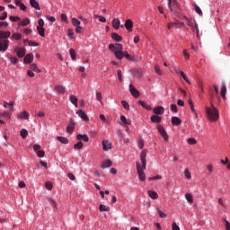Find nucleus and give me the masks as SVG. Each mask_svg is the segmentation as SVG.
<instances>
[{"instance_id":"obj_1","label":"nucleus","mask_w":230,"mask_h":230,"mask_svg":"<svg viewBox=\"0 0 230 230\" xmlns=\"http://www.w3.org/2000/svg\"><path fill=\"white\" fill-rule=\"evenodd\" d=\"M12 32L10 31H0V52L4 53L10 47V39Z\"/></svg>"},{"instance_id":"obj_2","label":"nucleus","mask_w":230,"mask_h":230,"mask_svg":"<svg viewBox=\"0 0 230 230\" xmlns=\"http://www.w3.org/2000/svg\"><path fill=\"white\" fill-rule=\"evenodd\" d=\"M206 114L209 121H218L220 115L218 110L216 109L215 105L211 104L210 107H206Z\"/></svg>"},{"instance_id":"obj_3","label":"nucleus","mask_w":230,"mask_h":230,"mask_svg":"<svg viewBox=\"0 0 230 230\" xmlns=\"http://www.w3.org/2000/svg\"><path fill=\"white\" fill-rule=\"evenodd\" d=\"M109 50L113 51L118 60L123 59V45L121 43L110 44Z\"/></svg>"},{"instance_id":"obj_4","label":"nucleus","mask_w":230,"mask_h":230,"mask_svg":"<svg viewBox=\"0 0 230 230\" xmlns=\"http://www.w3.org/2000/svg\"><path fill=\"white\" fill-rule=\"evenodd\" d=\"M168 8L174 13V15H177L178 17L181 15V6L177 0H168Z\"/></svg>"},{"instance_id":"obj_5","label":"nucleus","mask_w":230,"mask_h":230,"mask_svg":"<svg viewBox=\"0 0 230 230\" xmlns=\"http://www.w3.org/2000/svg\"><path fill=\"white\" fill-rule=\"evenodd\" d=\"M145 170H146V168H145V165H141L139 164V162H137V175L140 181H145L146 180V175L145 174Z\"/></svg>"},{"instance_id":"obj_6","label":"nucleus","mask_w":230,"mask_h":230,"mask_svg":"<svg viewBox=\"0 0 230 230\" xmlns=\"http://www.w3.org/2000/svg\"><path fill=\"white\" fill-rule=\"evenodd\" d=\"M157 130L159 134L162 136V137L164 139V141H168V133H166V130H164V128L161 125H158Z\"/></svg>"},{"instance_id":"obj_7","label":"nucleus","mask_w":230,"mask_h":230,"mask_svg":"<svg viewBox=\"0 0 230 230\" xmlns=\"http://www.w3.org/2000/svg\"><path fill=\"white\" fill-rule=\"evenodd\" d=\"M102 149L104 152H108V150H112V143L109 140H102Z\"/></svg>"},{"instance_id":"obj_8","label":"nucleus","mask_w":230,"mask_h":230,"mask_svg":"<svg viewBox=\"0 0 230 230\" xmlns=\"http://www.w3.org/2000/svg\"><path fill=\"white\" fill-rule=\"evenodd\" d=\"M129 93H131L132 96L135 98H139V91H137V89H136L132 84H129Z\"/></svg>"},{"instance_id":"obj_9","label":"nucleus","mask_w":230,"mask_h":230,"mask_svg":"<svg viewBox=\"0 0 230 230\" xmlns=\"http://www.w3.org/2000/svg\"><path fill=\"white\" fill-rule=\"evenodd\" d=\"M17 57H19V58H22V57H24V55H26V49L24 48H18L16 49H14Z\"/></svg>"},{"instance_id":"obj_10","label":"nucleus","mask_w":230,"mask_h":230,"mask_svg":"<svg viewBox=\"0 0 230 230\" xmlns=\"http://www.w3.org/2000/svg\"><path fill=\"white\" fill-rule=\"evenodd\" d=\"M76 114L79 116V118L81 119H83L84 121H88L89 120V117H87V115L85 114V111L83 110H78L76 111Z\"/></svg>"},{"instance_id":"obj_11","label":"nucleus","mask_w":230,"mask_h":230,"mask_svg":"<svg viewBox=\"0 0 230 230\" xmlns=\"http://www.w3.org/2000/svg\"><path fill=\"white\" fill-rule=\"evenodd\" d=\"M140 160L142 163V166H144V168H146V150H143L140 154Z\"/></svg>"},{"instance_id":"obj_12","label":"nucleus","mask_w":230,"mask_h":230,"mask_svg":"<svg viewBox=\"0 0 230 230\" xmlns=\"http://www.w3.org/2000/svg\"><path fill=\"white\" fill-rule=\"evenodd\" d=\"M56 93H58V94H65L66 93V86L63 85H57L55 86Z\"/></svg>"},{"instance_id":"obj_13","label":"nucleus","mask_w":230,"mask_h":230,"mask_svg":"<svg viewBox=\"0 0 230 230\" xmlns=\"http://www.w3.org/2000/svg\"><path fill=\"white\" fill-rule=\"evenodd\" d=\"M155 114L163 115L164 114V108L163 106H157L153 110Z\"/></svg>"},{"instance_id":"obj_14","label":"nucleus","mask_w":230,"mask_h":230,"mask_svg":"<svg viewBox=\"0 0 230 230\" xmlns=\"http://www.w3.org/2000/svg\"><path fill=\"white\" fill-rule=\"evenodd\" d=\"M125 28L128 30V31H132V28H134V22H131V20H127L125 22Z\"/></svg>"},{"instance_id":"obj_15","label":"nucleus","mask_w":230,"mask_h":230,"mask_svg":"<svg viewBox=\"0 0 230 230\" xmlns=\"http://www.w3.org/2000/svg\"><path fill=\"white\" fill-rule=\"evenodd\" d=\"M181 123H182V120H181V119H179V117L172 118V125H173L174 127H179V125H181Z\"/></svg>"},{"instance_id":"obj_16","label":"nucleus","mask_w":230,"mask_h":230,"mask_svg":"<svg viewBox=\"0 0 230 230\" xmlns=\"http://www.w3.org/2000/svg\"><path fill=\"white\" fill-rule=\"evenodd\" d=\"M75 130V120L73 119H70V124L66 128V131L68 134H71Z\"/></svg>"},{"instance_id":"obj_17","label":"nucleus","mask_w":230,"mask_h":230,"mask_svg":"<svg viewBox=\"0 0 230 230\" xmlns=\"http://www.w3.org/2000/svg\"><path fill=\"white\" fill-rule=\"evenodd\" d=\"M111 166H112V161L108 159L102 164L101 168L105 170V168H111Z\"/></svg>"},{"instance_id":"obj_18","label":"nucleus","mask_w":230,"mask_h":230,"mask_svg":"<svg viewBox=\"0 0 230 230\" xmlns=\"http://www.w3.org/2000/svg\"><path fill=\"white\" fill-rule=\"evenodd\" d=\"M76 139H78V141H84V143L89 142V137L87 135L79 134L77 135Z\"/></svg>"},{"instance_id":"obj_19","label":"nucleus","mask_w":230,"mask_h":230,"mask_svg":"<svg viewBox=\"0 0 230 230\" xmlns=\"http://www.w3.org/2000/svg\"><path fill=\"white\" fill-rule=\"evenodd\" d=\"M111 39H113V40H115L116 42H121L123 40V38L116 32L111 33Z\"/></svg>"},{"instance_id":"obj_20","label":"nucleus","mask_w":230,"mask_h":230,"mask_svg":"<svg viewBox=\"0 0 230 230\" xmlns=\"http://www.w3.org/2000/svg\"><path fill=\"white\" fill-rule=\"evenodd\" d=\"M30 4L31 8H34L35 10H40V5L37 0H30Z\"/></svg>"},{"instance_id":"obj_21","label":"nucleus","mask_w":230,"mask_h":230,"mask_svg":"<svg viewBox=\"0 0 230 230\" xmlns=\"http://www.w3.org/2000/svg\"><path fill=\"white\" fill-rule=\"evenodd\" d=\"M20 119H28L30 118V113L28 111H22L18 114Z\"/></svg>"},{"instance_id":"obj_22","label":"nucleus","mask_w":230,"mask_h":230,"mask_svg":"<svg viewBox=\"0 0 230 230\" xmlns=\"http://www.w3.org/2000/svg\"><path fill=\"white\" fill-rule=\"evenodd\" d=\"M119 24H121V22L119 21V19L115 18L112 21V26L115 30H119Z\"/></svg>"},{"instance_id":"obj_23","label":"nucleus","mask_w":230,"mask_h":230,"mask_svg":"<svg viewBox=\"0 0 230 230\" xmlns=\"http://www.w3.org/2000/svg\"><path fill=\"white\" fill-rule=\"evenodd\" d=\"M25 64H31L33 62V54H27L24 58Z\"/></svg>"},{"instance_id":"obj_24","label":"nucleus","mask_w":230,"mask_h":230,"mask_svg":"<svg viewBox=\"0 0 230 230\" xmlns=\"http://www.w3.org/2000/svg\"><path fill=\"white\" fill-rule=\"evenodd\" d=\"M176 74L181 75V76L183 78V80H185L189 84V85L191 84V83L190 82V79H188V76H186V74H184L182 71L176 70Z\"/></svg>"},{"instance_id":"obj_25","label":"nucleus","mask_w":230,"mask_h":230,"mask_svg":"<svg viewBox=\"0 0 230 230\" xmlns=\"http://www.w3.org/2000/svg\"><path fill=\"white\" fill-rule=\"evenodd\" d=\"M12 40H21L22 39V35L19 32H14L11 36Z\"/></svg>"},{"instance_id":"obj_26","label":"nucleus","mask_w":230,"mask_h":230,"mask_svg":"<svg viewBox=\"0 0 230 230\" xmlns=\"http://www.w3.org/2000/svg\"><path fill=\"white\" fill-rule=\"evenodd\" d=\"M138 105H141L144 109H146V111H152V106L148 105L144 101H138Z\"/></svg>"},{"instance_id":"obj_27","label":"nucleus","mask_w":230,"mask_h":230,"mask_svg":"<svg viewBox=\"0 0 230 230\" xmlns=\"http://www.w3.org/2000/svg\"><path fill=\"white\" fill-rule=\"evenodd\" d=\"M120 121L124 123V125H131L132 120L130 119H127L124 115L120 116Z\"/></svg>"},{"instance_id":"obj_28","label":"nucleus","mask_w":230,"mask_h":230,"mask_svg":"<svg viewBox=\"0 0 230 230\" xmlns=\"http://www.w3.org/2000/svg\"><path fill=\"white\" fill-rule=\"evenodd\" d=\"M147 193L150 199H153L154 200H155V199H159V194L154 190H148Z\"/></svg>"},{"instance_id":"obj_29","label":"nucleus","mask_w":230,"mask_h":230,"mask_svg":"<svg viewBox=\"0 0 230 230\" xmlns=\"http://www.w3.org/2000/svg\"><path fill=\"white\" fill-rule=\"evenodd\" d=\"M227 93V87L226 86V84H222L221 86V96L222 98L226 99V94Z\"/></svg>"},{"instance_id":"obj_30","label":"nucleus","mask_w":230,"mask_h":230,"mask_svg":"<svg viewBox=\"0 0 230 230\" xmlns=\"http://www.w3.org/2000/svg\"><path fill=\"white\" fill-rule=\"evenodd\" d=\"M161 119H163V118H161L160 116H157V115L151 116V121L153 123H161Z\"/></svg>"},{"instance_id":"obj_31","label":"nucleus","mask_w":230,"mask_h":230,"mask_svg":"<svg viewBox=\"0 0 230 230\" xmlns=\"http://www.w3.org/2000/svg\"><path fill=\"white\" fill-rule=\"evenodd\" d=\"M70 102L71 103H73V105H75V107H78V98H76V96L75 95H70Z\"/></svg>"},{"instance_id":"obj_32","label":"nucleus","mask_w":230,"mask_h":230,"mask_svg":"<svg viewBox=\"0 0 230 230\" xmlns=\"http://www.w3.org/2000/svg\"><path fill=\"white\" fill-rule=\"evenodd\" d=\"M187 24L190 26V28H193L195 26V24H197V22H195V20H190L187 17H184Z\"/></svg>"},{"instance_id":"obj_33","label":"nucleus","mask_w":230,"mask_h":230,"mask_svg":"<svg viewBox=\"0 0 230 230\" xmlns=\"http://www.w3.org/2000/svg\"><path fill=\"white\" fill-rule=\"evenodd\" d=\"M57 139L63 145H67V143H69V140L66 138V137H58Z\"/></svg>"},{"instance_id":"obj_34","label":"nucleus","mask_w":230,"mask_h":230,"mask_svg":"<svg viewBox=\"0 0 230 230\" xmlns=\"http://www.w3.org/2000/svg\"><path fill=\"white\" fill-rule=\"evenodd\" d=\"M99 211H101L102 213H103V211H111V208L106 205H100Z\"/></svg>"},{"instance_id":"obj_35","label":"nucleus","mask_w":230,"mask_h":230,"mask_svg":"<svg viewBox=\"0 0 230 230\" xmlns=\"http://www.w3.org/2000/svg\"><path fill=\"white\" fill-rule=\"evenodd\" d=\"M83 147H84V143L82 141H79L74 145V148L75 150H82Z\"/></svg>"},{"instance_id":"obj_36","label":"nucleus","mask_w":230,"mask_h":230,"mask_svg":"<svg viewBox=\"0 0 230 230\" xmlns=\"http://www.w3.org/2000/svg\"><path fill=\"white\" fill-rule=\"evenodd\" d=\"M123 57H126L127 60H134V58L130 56L127 50L124 52L122 51V58Z\"/></svg>"},{"instance_id":"obj_37","label":"nucleus","mask_w":230,"mask_h":230,"mask_svg":"<svg viewBox=\"0 0 230 230\" xmlns=\"http://www.w3.org/2000/svg\"><path fill=\"white\" fill-rule=\"evenodd\" d=\"M185 199L190 204H192L193 195H191L190 193H187V194H185Z\"/></svg>"},{"instance_id":"obj_38","label":"nucleus","mask_w":230,"mask_h":230,"mask_svg":"<svg viewBox=\"0 0 230 230\" xmlns=\"http://www.w3.org/2000/svg\"><path fill=\"white\" fill-rule=\"evenodd\" d=\"M11 116L12 114L8 111L0 114V118H4V119H10Z\"/></svg>"},{"instance_id":"obj_39","label":"nucleus","mask_w":230,"mask_h":230,"mask_svg":"<svg viewBox=\"0 0 230 230\" xmlns=\"http://www.w3.org/2000/svg\"><path fill=\"white\" fill-rule=\"evenodd\" d=\"M39 35H40V37H45V31L46 30L44 29V27H37Z\"/></svg>"},{"instance_id":"obj_40","label":"nucleus","mask_w":230,"mask_h":230,"mask_svg":"<svg viewBox=\"0 0 230 230\" xmlns=\"http://www.w3.org/2000/svg\"><path fill=\"white\" fill-rule=\"evenodd\" d=\"M94 19H99L100 22H107V19L104 16L94 14Z\"/></svg>"},{"instance_id":"obj_41","label":"nucleus","mask_w":230,"mask_h":230,"mask_svg":"<svg viewBox=\"0 0 230 230\" xmlns=\"http://www.w3.org/2000/svg\"><path fill=\"white\" fill-rule=\"evenodd\" d=\"M69 53L72 60H76V52L75 51V49H70Z\"/></svg>"},{"instance_id":"obj_42","label":"nucleus","mask_w":230,"mask_h":230,"mask_svg":"<svg viewBox=\"0 0 230 230\" xmlns=\"http://www.w3.org/2000/svg\"><path fill=\"white\" fill-rule=\"evenodd\" d=\"M72 24L76 28L77 26H80L81 22L78 19L76 18H72Z\"/></svg>"},{"instance_id":"obj_43","label":"nucleus","mask_w":230,"mask_h":230,"mask_svg":"<svg viewBox=\"0 0 230 230\" xmlns=\"http://www.w3.org/2000/svg\"><path fill=\"white\" fill-rule=\"evenodd\" d=\"M20 135L22 137V139H26V137H28V130L26 129H22L20 131Z\"/></svg>"},{"instance_id":"obj_44","label":"nucleus","mask_w":230,"mask_h":230,"mask_svg":"<svg viewBox=\"0 0 230 230\" xmlns=\"http://www.w3.org/2000/svg\"><path fill=\"white\" fill-rule=\"evenodd\" d=\"M28 24H30V19L25 18L19 23V26H28Z\"/></svg>"},{"instance_id":"obj_45","label":"nucleus","mask_w":230,"mask_h":230,"mask_svg":"<svg viewBox=\"0 0 230 230\" xmlns=\"http://www.w3.org/2000/svg\"><path fill=\"white\" fill-rule=\"evenodd\" d=\"M155 71L156 73V75H159L161 76V75H163V71L161 70V67L159 66V65H156L155 66Z\"/></svg>"},{"instance_id":"obj_46","label":"nucleus","mask_w":230,"mask_h":230,"mask_svg":"<svg viewBox=\"0 0 230 230\" xmlns=\"http://www.w3.org/2000/svg\"><path fill=\"white\" fill-rule=\"evenodd\" d=\"M184 26H185L184 22H174V28H184Z\"/></svg>"},{"instance_id":"obj_47","label":"nucleus","mask_w":230,"mask_h":230,"mask_svg":"<svg viewBox=\"0 0 230 230\" xmlns=\"http://www.w3.org/2000/svg\"><path fill=\"white\" fill-rule=\"evenodd\" d=\"M9 60L11 62V64H17V62H19V59L16 57L11 56L9 58Z\"/></svg>"},{"instance_id":"obj_48","label":"nucleus","mask_w":230,"mask_h":230,"mask_svg":"<svg viewBox=\"0 0 230 230\" xmlns=\"http://www.w3.org/2000/svg\"><path fill=\"white\" fill-rule=\"evenodd\" d=\"M161 179H163V176L157 174L156 176L148 178V181H159V180H161Z\"/></svg>"},{"instance_id":"obj_49","label":"nucleus","mask_w":230,"mask_h":230,"mask_svg":"<svg viewBox=\"0 0 230 230\" xmlns=\"http://www.w3.org/2000/svg\"><path fill=\"white\" fill-rule=\"evenodd\" d=\"M31 69H32V71H35V73H39L40 70H39V67H37V64L32 63L31 65Z\"/></svg>"},{"instance_id":"obj_50","label":"nucleus","mask_w":230,"mask_h":230,"mask_svg":"<svg viewBox=\"0 0 230 230\" xmlns=\"http://www.w3.org/2000/svg\"><path fill=\"white\" fill-rule=\"evenodd\" d=\"M121 104L122 106L128 111V109H130V105L128 104V102L127 101H121Z\"/></svg>"},{"instance_id":"obj_51","label":"nucleus","mask_w":230,"mask_h":230,"mask_svg":"<svg viewBox=\"0 0 230 230\" xmlns=\"http://www.w3.org/2000/svg\"><path fill=\"white\" fill-rule=\"evenodd\" d=\"M189 145H197V139L190 137L187 140Z\"/></svg>"},{"instance_id":"obj_52","label":"nucleus","mask_w":230,"mask_h":230,"mask_svg":"<svg viewBox=\"0 0 230 230\" xmlns=\"http://www.w3.org/2000/svg\"><path fill=\"white\" fill-rule=\"evenodd\" d=\"M45 188H47L50 191V190H53V183L47 181L45 183Z\"/></svg>"},{"instance_id":"obj_53","label":"nucleus","mask_w":230,"mask_h":230,"mask_svg":"<svg viewBox=\"0 0 230 230\" xmlns=\"http://www.w3.org/2000/svg\"><path fill=\"white\" fill-rule=\"evenodd\" d=\"M9 20L12 21V22H17V21H21V18L18 16H10Z\"/></svg>"},{"instance_id":"obj_54","label":"nucleus","mask_w":230,"mask_h":230,"mask_svg":"<svg viewBox=\"0 0 230 230\" xmlns=\"http://www.w3.org/2000/svg\"><path fill=\"white\" fill-rule=\"evenodd\" d=\"M192 31L196 33L197 37H199V25L197 23L192 27Z\"/></svg>"},{"instance_id":"obj_55","label":"nucleus","mask_w":230,"mask_h":230,"mask_svg":"<svg viewBox=\"0 0 230 230\" xmlns=\"http://www.w3.org/2000/svg\"><path fill=\"white\" fill-rule=\"evenodd\" d=\"M158 211V215L160 217V218H166V214L164 213L163 211H161V209L157 208Z\"/></svg>"},{"instance_id":"obj_56","label":"nucleus","mask_w":230,"mask_h":230,"mask_svg":"<svg viewBox=\"0 0 230 230\" xmlns=\"http://www.w3.org/2000/svg\"><path fill=\"white\" fill-rule=\"evenodd\" d=\"M186 179H191V172L188 169L184 171Z\"/></svg>"},{"instance_id":"obj_57","label":"nucleus","mask_w":230,"mask_h":230,"mask_svg":"<svg viewBox=\"0 0 230 230\" xmlns=\"http://www.w3.org/2000/svg\"><path fill=\"white\" fill-rule=\"evenodd\" d=\"M33 150L36 153L40 152V145H38V144L33 145Z\"/></svg>"},{"instance_id":"obj_58","label":"nucleus","mask_w":230,"mask_h":230,"mask_svg":"<svg viewBox=\"0 0 230 230\" xmlns=\"http://www.w3.org/2000/svg\"><path fill=\"white\" fill-rule=\"evenodd\" d=\"M96 100H97V102H100V103H102V93H100V92L96 93Z\"/></svg>"},{"instance_id":"obj_59","label":"nucleus","mask_w":230,"mask_h":230,"mask_svg":"<svg viewBox=\"0 0 230 230\" xmlns=\"http://www.w3.org/2000/svg\"><path fill=\"white\" fill-rule=\"evenodd\" d=\"M36 154L38 157H44V155H46V153L43 150H40Z\"/></svg>"},{"instance_id":"obj_60","label":"nucleus","mask_w":230,"mask_h":230,"mask_svg":"<svg viewBox=\"0 0 230 230\" xmlns=\"http://www.w3.org/2000/svg\"><path fill=\"white\" fill-rule=\"evenodd\" d=\"M226 230H230V223L227 219H224Z\"/></svg>"},{"instance_id":"obj_61","label":"nucleus","mask_w":230,"mask_h":230,"mask_svg":"<svg viewBox=\"0 0 230 230\" xmlns=\"http://www.w3.org/2000/svg\"><path fill=\"white\" fill-rule=\"evenodd\" d=\"M195 11L198 14L202 15V10L200 7H199V5H195Z\"/></svg>"},{"instance_id":"obj_62","label":"nucleus","mask_w":230,"mask_h":230,"mask_svg":"<svg viewBox=\"0 0 230 230\" xmlns=\"http://www.w3.org/2000/svg\"><path fill=\"white\" fill-rule=\"evenodd\" d=\"M35 114L38 118H44L46 116L42 111H36Z\"/></svg>"},{"instance_id":"obj_63","label":"nucleus","mask_w":230,"mask_h":230,"mask_svg":"<svg viewBox=\"0 0 230 230\" xmlns=\"http://www.w3.org/2000/svg\"><path fill=\"white\" fill-rule=\"evenodd\" d=\"M171 111H172V112H177V104H172L171 105Z\"/></svg>"},{"instance_id":"obj_64","label":"nucleus","mask_w":230,"mask_h":230,"mask_svg":"<svg viewBox=\"0 0 230 230\" xmlns=\"http://www.w3.org/2000/svg\"><path fill=\"white\" fill-rule=\"evenodd\" d=\"M172 230H181L179 226H177V223H172Z\"/></svg>"}]
</instances>
